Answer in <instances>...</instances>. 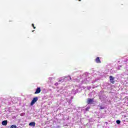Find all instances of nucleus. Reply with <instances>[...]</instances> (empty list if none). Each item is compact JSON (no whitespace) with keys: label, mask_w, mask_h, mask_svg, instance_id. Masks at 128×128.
I'll return each instance as SVG.
<instances>
[{"label":"nucleus","mask_w":128,"mask_h":128,"mask_svg":"<svg viewBox=\"0 0 128 128\" xmlns=\"http://www.w3.org/2000/svg\"><path fill=\"white\" fill-rule=\"evenodd\" d=\"M90 108V107H87L86 108V110H88V109Z\"/></svg>","instance_id":"nucleus-12"},{"label":"nucleus","mask_w":128,"mask_h":128,"mask_svg":"<svg viewBox=\"0 0 128 128\" xmlns=\"http://www.w3.org/2000/svg\"><path fill=\"white\" fill-rule=\"evenodd\" d=\"M32 28H34V30H35L36 26H34V24H32Z\"/></svg>","instance_id":"nucleus-11"},{"label":"nucleus","mask_w":128,"mask_h":128,"mask_svg":"<svg viewBox=\"0 0 128 128\" xmlns=\"http://www.w3.org/2000/svg\"><path fill=\"white\" fill-rule=\"evenodd\" d=\"M58 82H61V80H59Z\"/></svg>","instance_id":"nucleus-15"},{"label":"nucleus","mask_w":128,"mask_h":128,"mask_svg":"<svg viewBox=\"0 0 128 128\" xmlns=\"http://www.w3.org/2000/svg\"><path fill=\"white\" fill-rule=\"evenodd\" d=\"M82 0H78L79 2H80Z\"/></svg>","instance_id":"nucleus-14"},{"label":"nucleus","mask_w":128,"mask_h":128,"mask_svg":"<svg viewBox=\"0 0 128 128\" xmlns=\"http://www.w3.org/2000/svg\"><path fill=\"white\" fill-rule=\"evenodd\" d=\"M100 110H104V107L100 106Z\"/></svg>","instance_id":"nucleus-10"},{"label":"nucleus","mask_w":128,"mask_h":128,"mask_svg":"<svg viewBox=\"0 0 128 128\" xmlns=\"http://www.w3.org/2000/svg\"><path fill=\"white\" fill-rule=\"evenodd\" d=\"M2 126H6L8 124V120H4L2 122Z\"/></svg>","instance_id":"nucleus-7"},{"label":"nucleus","mask_w":128,"mask_h":128,"mask_svg":"<svg viewBox=\"0 0 128 128\" xmlns=\"http://www.w3.org/2000/svg\"><path fill=\"white\" fill-rule=\"evenodd\" d=\"M70 80H71L72 79V78H70Z\"/></svg>","instance_id":"nucleus-17"},{"label":"nucleus","mask_w":128,"mask_h":128,"mask_svg":"<svg viewBox=\"0 0 128 128\" xmlns=\"http://www.w3.org/2000/svg\"><path fill=\"white\" fill-rule=\"evenodd\" d=\"M42 92V90H40V87H38L36 89V91L34 92L35 94H40Z\"/></svg>","instance_id":"nucleus-4"},{"label":"nucleus","mask_w":128,"mask_h":128,"mask_svg":"<svg viewBox=\"0 0 128 128\" xmlns=\"http://www.w3.org/2000/svg\"><path fill=\"white\" fill-rule=\"evenodd\" d=\"M29 126H36V122H31L29 124Z\"/></svg>","instance_id":"nucleus-6"},{"label":"nucleus","mask_w":128,"mask_h":128,"mask_svg":"<svg viewBox=\"0 0 128 128\" xmlns=\"http://www.w3.org/2000/svg\"><path fill=\"white\" fill-rule=\"evenodd\" d=\"M116 124H120V120H117L116 121Z\"/></svg>","instance_id":"nucleus-9"},{"label":"nucleus","mask_w":128,"mask_h":128,"mask_svg":"<svg viewBox=\"0 0 128 128\" xmlns=\"http://www.w3.org/2000/svg\"><path fill=\"white\" fill-rule=\"evenodd\" d=\"M36 102H38V97H35L33 98L32 101L30 102V106H32L33 104H36Z\"/></svg>","instance_id":"nucleus-1"},{"label":"nucleus","mask_w":128,"mask_h":128,"mask_svg":"<svg viewBox=\"0 0 128 128\" xmlns=\"http://www.w3.org/2000/svg\"><path fill=\"white\" fill-rule=\"evenodd\" d=\"M94 102V99L93 98H88V100H87V104H92V102Z\"/></svg>","instance_id":"nucleus-2"},{"label":"nucleus","mask_w":128,"mask_h":128,"mask_svg":"<svg viewBox=\"0 0 128 128\" xmlns=\"http://www.w3.org/2000/svg\"><path fill=\"white\" fill-rule=\"evenodd\" d=\"M95 62H96V64H100V62H102L100 59V57H97L95 60Z\"/></svg>","instance_id":"nucleus-5"},{"label":"nucleus","mask_w":128,"mask_h":128,"mask_svg":"<svg viewBox=\"0 0 128 128\" xmlns=\"http://www.w3.org/2000/svg\"><path fill=\"white\" fill-rule=\"evenodd\" d=\"M54 84H55L56 86H58V83L56 82Z\"/></svg>","instance_id":"nucleus-13"},{"label":"nucleus","mask_w":128,"mask_h":128,"mask_svg":"<svg viewBox=\"0 0 128 128\" xmlns=\"http://www.w3.org/2000/svg\"><path fill=\"white\" fill-rule=\"evenodd\" d=\"M110 80L111 84H114V78L112 76H110Z\"/></svg>","instance_id":"nucleus-3"},{"label":"nucleus","mask_w":128,"mask_h":128,"mask_svg":"<svg viewBox=\"0 0 128 128\" xmlns=\"http://www.w3.org/2000/svg\"><path fill=\"white\" fill-rule=\"evenodd\" d=\"M10 128H16V125H12Z\"/></svg>","instance_id":"nucleus-8"},{"label":"nucleus","mask_w":128,"mask_h":128,"mask_svg":"<svg viewBox=\"0 0 128 128\" xmlns=\"http://www.w3.org/2000/svg\"><path fill=\"white\" fill-rule=\"evenodd\" d=\"M32 32H34V30H32Z\"/></svg>","instance_id":"nucleus-16"}]
</instances>
